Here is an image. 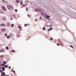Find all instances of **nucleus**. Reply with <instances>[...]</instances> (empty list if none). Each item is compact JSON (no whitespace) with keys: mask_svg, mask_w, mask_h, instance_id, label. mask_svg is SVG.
Returning <instances> with one entry per match:
<instances>
[{"mask_svg":"<svg viewBox=\"0 0 76 76\" xmlns=\"http://www.w3.org/2000/svg\"><path fill=\"white\" fill-rule=\"evenodd\" d=\"M7 7L8 9H9V10H13V7L11 5H8L7 6Z\"/></svg>","mask_w":76,"mask_h":76,"instance_id":"obj_1","label":"nucleus"},{"mask_svg":"<svg viewBox=\"0 0 76 76\" xmlns=\"http://www.w3.org/2000/svg\"><path fill=\"white\" fill-rule=\"evenodd\" d=\"M26 6H27L26 4L24 5V4H23L21 5V8H23V7H25Z\"/></svg>","mask_w":76,"mask_h":76,"instance_id":"obj_2","label":"nucleus"},{"mask_svg":"<svg viewBox=\"0 0 76 76\" xmlns=\"http://www.w3.org/2000/svg\"><path fill=\"white\" fill-rule=\"evenodd\" d=\"M5 26L6 25L2 23L0 25V26Z\"/></svg>","mask_w":76,"mask_h":76,"instance_id":"obj_3","label":"nucleus"},{"mask_svg":"<svg viewBox=\"0 0 76 76\" xmlns=\"http://www.w3.org/2000/svg\"><path fill=\"white\" fill-rule=\"evenodd\" d=\"M2 8L3 10L4 11H5V10H6V8L4 7H2Z\"/></svg>","mask_w":76,"mask_h":76,"instance_id":"obj_4","label":"nucleus"},{"mask_svg":"<svg viewBox=\"0 0 76 76\" xmlns=\"http://www.w3.org/2000/svg\"><path fill=\"white\" fill-rule=\"evenodd\" d=\"M7 26H10V24L9 23H7Z\"/></svg>","mask_w":76,"mask_h":76,"instance_id":"obj_5","label":"nucleus"},{"mask_svg":"<svg viewBox=\"0 0 76 76\" xmlns=\"http://www.w3.org/2000/svg\"><path fill=\"white\" fill-rule=\"evenodd\" d=\"M2 2H3V3H4V4L7 3V2H6V1L4 0H2Z\"/></svg>","mask_w":76,"mask_h":76,"instance_id":"obj_6","label":"nucleus"},{"mask_svg":"<svg viewBox=\"0 0 76 76\" xmlns=\"http://www.w3.org/2000/svg\"><path fill=\"white\" fill-rule=\"evenodd\" d=\"M1 76H5V75H5V73H4V72H3V73H2L1 74Z\"/></svg>","mask_w":76,"mask_h":76,"instance_id":"obj_7","label":"nucleus"},{"mask_svg":"<svg viewBox=\"0 0 76 76\" xmlns=\"http://www.w3.org/2000/svg\"><path fill=\"white\" fill-rule=\"evenodd\" d=\"M60 45L61 46H63L64 45L63 44V43L61 42L60 43Z\"/></svg>","mask_w":76,"mask_h":76,"instance_id":"obj_8","label":"nucleus"},{"mask_svg":"<svg viewBox=\"0 0 76 76\" xmlns=\"http://www.w3.org/2000/svg\"><path fill=\"white\" fill-rule=\"evenodd\" d=\"M2 69L3 71H4L5 70V69L4 68V67H3L2 68Z\"/></svg>","mask_w":76,"mask_h":76,"instance_id":"obj_9","label":"nucleus"},{"mask_svg":"<svg viewBox=\"0 0 76 76\" xmlns=\"http://www.w3.org/2000/svg\"><path fill=\"white\" fill-rule=\"evenodd\" d=\"M58 42H59V43H60V42H61V40L60 39H58Z\"/></svg>","mask_w":76,"mask_h":76,"instance_id":"obj_10","label":"nucleus"},{"mask_svg":"<svg viewBox=\"0 0 76 76\" xmlns=\"http://www.w3.org/2000/svg\"><path fill=\"white\" fill-rule=\"evenodd\" d=\"M16 3H19L20 2V1L19 0H16L15 1Z\"/></svg>","mask_w":76,"mask_h":76,"instance_id":"obj_11","label":"nucleus"},{"mask_svg":"<svg viewBox=\"0 0 76 76\" xmlns=\"http://www.w3.org/2000/svg\"><path fill=\"white\" fill-rule=\"evenodd\" d=\"M4 50H1L0 51V52H1V53H3V52H4Z\"/></svg>","mask_w":76,"mask_h":76,"instance_id":"obj_12","label":"nucleus"},{"mask_svg":"<svg viewBox=\"0 0 76 76\" xmlns=\"http://www.w3.org/2000/svg\"><path fill=\"white\" fill-rule=\"evenodd\" d=\"M0 57L1 58H2L3 57H4V55H2L0 56Z\"/></svg>","mask_w":76,"mask_h":76,"instance_id":"obj_13","label":"nucleus"},{"mask_svg":"<svg viewBox=\"0 0 76 76\" xmlns=\"http://www.w3.org/2000/svg\"><path fill=\"white\" fill-rule=\"evenodd\" d=\"M46 18H50V16H49V15H47L46 16Z\"/></svg>","mask_w":76,"mask_h":76,"instance_id":"obj_14","label":"nucleus"},{"mask_svg":"<svg viewBox=\"0 0 76 76\" xmlns=\"http://www.w3.org/2000/svg\"><path fill=\"white\" fill-rule=\"evenodd\" d=\"M1 66H4V64H1Z\"/></svg>","mask_w":76,"mask_h":76,"instance_id":"obj_15","label":"nucleus"},{"mask_svg":"<svg viewBox=\"0 0 76 76\" xmlns=\"http://www.w3.org/2000/svg\"><path fill=\"white\" fill-rule=\"evenodd\" d=\"M41 14L42 16H44V14L43 12H41Z\"/></svg>","mask_w":76,"mask_h":76,"instance_id":"obj_16","label":"nucleus"},{"mask_svg":"<svg viewBox=\"0 0 76 76\" xmlns=\"http://www.w3.org/2000/svg\"><path fill=\"white\" fill-rule=\"evenodd\" d=\"M15 50H12L11 51L12 53L14 52H15Z\"/></svg>","mask_w":76,"mask_h":76,"instance_id":"obj_17","label":"nucleus"},{"mask_svg":"<svg viewBox=\"0 0 76 76\" xmlns=\"http://www.w3.org/2000/svg\"><path fill=\"white\" fill-rule=\"evenodd\" d=\"M50 40H53V39L52 37H50Z\"/></svg>","mask_w":76,"mask_h":76,"instance_id":"obj_18","label":"nucleus"},{"mask_svg":"<svg viewBox=\"0 0 76 76\" xmlns=\"http://www.w3.org/2000/svg\"><path fill=\"white\" fill-rule=\"evenodd\" d=\"M57 45H58V46H60V44L58 43H57Z\"/></svg>","mask_w":76,"mask_h":76,"instance_id":"obj_19","label":"nucleus"},{"mask_svg":"<svg viewBox=\"0 0 76 76\" xmlns=\"http://www.w3.org/2000/svg\"><path fill=\"white\" fill-rule=\"evenodd\" d=\"M7 38H10V37L9 36H7Z\"/></svg>","mask_w":76,"mask_h":76,"instance_id":"obj_20","label":"nucleus"},{"mask_svg":"<svg viewBox=\"0 0 76 76\" xmlns=\"http://www.w3.org/2000/svg\"><path fill=\"white\" fill-rule=\"evenodd\" d=\"M6 50H8V49H9V47H6Z\"/></svg>","mask_w":76,"mask_h":76,"instance_id":"obj_21","label":"nucleus"},{"mask_svg":"<svg viewBox=\"0 0 76 76\" xmlns=\"http://www.w3.org/2000/svg\"><path fill=\"white\" fill-rule=\"evenodd\" d=\"M14 26V25L13 24H12L11 25V26L12 27H13V26Z\"/></svg>","mask_w":76,"mask_h":76,"instance_id":"obj_22","label":"nucleus"},{"mask_svg":"<svg viewBox=\"0 0 76 76\" xmlns=\"http://www.w3.org/2000/svg\"><path fill=\"white\" fill-rule=\"evenodd\" d=\"M6 68L7 67V65H5L4 66Z\"/></svg>","mask_w":76,"mask_h":76,"instance_id":"obj_23","label":"nucleus"},{"mask_svg":"<svg viewBox=\"0 0 76 76\" xmlns=\"http://www.w3.org/2000/svg\"><path fill=\"white\" fill-rule=\"evenodd\" d=\"M15 12H18V10H17V9H15Z\"/></svg>","mask_w":76,"mask_h":76,"instance_id":"obj_24","label":"nucleus"},{"mask_svg":"<svg viewBox=\"0 0 76 76\" xmlns=\"http://www.w3.org/2000/svg\"><path fill=\"white\" fill-rule=\"evenodd\" d=\"M18 28H21V26H18Z\"/></svg>","mask_w":76,"mask_h":76,"instance_id":"obj_25","label":"nucleus"},{"mask_svg":"<svg viewBox=\"0 0 76 76\" xmlns=\"http://www.w3.org/2000/svg\"><path fill=\"white\" fill-rule=\"evenodd\" d=\"M7 34H5L4 35L5 37H6V36H7Z\"/></svg>","mask_w":76,"mask_h":76,"instance_id":"obj_26","label":"nucleus"},{"mask_svg":"<svg viewBox=\"0 0 76 76\" xmlns=\"http://www.w3.org/2000/svg\"><path fill=\"white\" fill-rule=\"evenodd\" d=\"M35 11H36V12H38V9H36Z\"/></svg>","mask_w":76,"mask_h":76,"instance_id":"obj_27","label":"nucleus"},{"mask_svg":"<svg viewBox=\"0 0 76 76\" xmlns=\"http://www.w3.org/2000/svg\"><path fill=\"white\" fill-rule=\"evenodd\" d=\"M10 36H11V37H12V35H13V34H10Z\"/></svg>","mask_w":76,"mask_h":76,"instance_id":"obj_28","label":"nucleus"},{"mask_svg":"<svg viewBox=\"0 0 76 76\" xmlns=\"http://www.w3.org/2000/svg\"><path fill=\"white\" fill-rule=\"evenodd\" d=\"M4 64H6V63H7V62L6 61H4Z\"/></svg>","mask_w":76,"mask_h":76,"instance_id":"obj_29","label":"nucleus"},{"mask_svg":"<svg viewBox=\"0 0 76 76\" xmlns=\"http://www.w3.org/2000/svg\"><path fill=\"white\" fill-rule=\"evenodd\" d=\"M43 30H45V27H44L43 28Z\"/></svg>","mask_w":76,"mask_h":76,"instance_id":"obj_30","label":"nucleus"},{"mask_svg":"<svg viewBox=\"0 0 76 76\" xmlns=\"http://www.w3.org/2000/svg\"><path fill=\"white\" fill-rule=\"evenodd\" d=\"M28 17H31V16L29 15H27Z\"/></svg>","mask_w":76,"mask_h":76,"instance_id":"obj_31","label":"nucleus"},{"mask_svg":"<svg viewBox=\"0 0 76 76\" xmlns=\"http://www.w3.org/2000/svg\"><path fill=\"white\" fill-rule=\"evenodd\" d=\"M20 4H22V2H20Z\"/></svg>","mask_w":76,"mask_h":76,"instance_id":"obj_32","label":"nucleus"},{"mask_svg":"<svg viewBox=\"0 0 76 76\" xmlns=\"http://www.w3.org/2000/svg\"><path fill=\"white\" fill-rule=\"evenodd\" d=\"M70 47L72 48H73V46H72V45H70Z\"/></svg>","mask_w":76,"mask_h":76,"instance_id":"obj_33","label":"nucleus"},{"mask_svg":"<svg viewBox=\"0 0 76 76\" xmlns=\"http://www.w3.org/2000/svg\"><path fill=\"white\" fill-rule=\"evenodd\" d=\"M0 72H1V73H3V71H2V70H1Z\"/></svg>","mask_w":76,"mask_h":76,"instance_id":"obj_34","label":"nucleus"},{"mask_svg":"<svg viewBox=\"0 0 76 76\" xmlns=\"http://www.w3.org/2000/svg\"><path fill=\"white\" fill-rule=\"evenodd\" d=\"M25 26H27V24H25L24 25Z\"/></svg>","mask_w":76,"mask_h":76,"instance_id":"obj_35","label":"nucleus"},{"mask_svg":"<svg viewBox=\"0 0 76 76\" xmlns=\"http://www.w3.org/2000/svg\"><path fill=\"white\" fill-rule=\"evenodd\" d=\"M26 11H28V8H27V7L26 8Z\"/></svg>","mask_w":76,"mask_h":76,"instance_id":"obj_36","label":"nucleus"},{"mask_svg":"<svg viewBox=\"0 0 76 76\" xmlns=\"http://www.w3.org/2000/svg\"><path fill=\"white\" fill-rule=\"evenodd\" d=\"M12 16H15V14H13Z\"/></svg>","mask_w":76,"mask_h":76,"instance_id":"obj_37","label":"nucleus"},{"mask_svg":"<svg viewBox=\"0 0 76 76\" xmlns=\"http://www.w3.org/2000/svg\"><path fill=\"white\" fill-rule=\"evenodd\" d=\"M39 19H42V17H40L39 18Z\"/></svg>","mask_w":76,"mask_h":76,"instance_id":"obj_38","label":"nucleus"},{"mask_svg":"<svg viewBox=\"0 0 76 76\" xmlns=\"http://www.w3.org/2000/svg\"><path fill=\"white\" fill-rule=\"evenodd\" d=\"M48 31H50V29H48Z\"/></svg>","mask_w":76,"mask_h":76,"instance_id":"obj_39","label":"nucleus"},{"mask_svg":"<svg viewBox=\"0 0 76 76\" xmlns=\"http://www.w3.org/2000/svg\"><path fill=\"white\" fill-rule=\"evenodd\" d=\"M37 20H38V19H35V21H37Z\"/></svg>","mask_w":76,"mask_h":76,"instance_id":"obj_40","label":"nucleus"},{"mask_svg":"<svg viewBox=\"0 0 76 76\" xmlns=\"http://www.w3.org/2000/svg\"><path fill=\"white\" fill-rule=\"evenodd\" d=\"M50 30H52V28H50Z\"/></svg>","mask_w":76,"mask_h":76,"instance_id":"obj_41","label":"nucleus"},{"mask_svg":"<svg viewBox=\"0 0 76 76\" xmlns=\"http://www.w3.org/2000/svg\"><path fill=\"white\" fill-rule=\"evenodd\" d=\"M9 69H11V67L9 66Z\"/></svg>","mask_w":76,"mask_h":76,"instance_id":"obj_42","label":"nucleus"},{"mask_svg":"<svg viewBox=\"0 0 76 76\" xmlns=\"http://www.w3.org/2000/svg\"><path fill=\"white\" fill-rule=\"evenodd\" d=\"M20 31H22V29H21V28L20 29Z\"/></svg>","mask_w":76,"mask_h":76,"instance_id":"obj_43","label":"nucleus"},{"mask_svg":"<svg viewBox=\"0 0 76 76\" xmlns=\"http://www.w3.org/2000/svg\"><path fill=\"white\" fill-rule=\"evenodd\" d=\"M13 72L14 73H15V71H13Z\"/></svg>","mask_w":76,"mask_h":76,"instance_id":"obj_44","label":"nucleus"},{"mask_svg":"<svg viewBox=\"0 0 76 76\" xmlns=\"http://www.w3.org/2000/svg\"><path fill=\"white\" fill-rule=\"evenodd\" d=\"M12 19H13V18H11V20H12Z\"/></svg>","mask_w":76,"mask_h":76,"instance_id":"obj_45","label":"nucleus"},{"mask_svg":"<svg viewBox=\"0 0 76 76\" xmlns=\"http://www.w3.org/2000/svg\"><path fill=\"white\" fill-rule=\"evenodd\" d=\"M26 2H28V1H26Z\"/></svg>","mask_w":76,"mask_h":76,"instance_id":"obj_46","label":"nucleus"},{"mask_svg":"<svg viewBox=\"0 0 76 76\" xmlns=\"http://www.w3.org/2000/svg\"><path fill=\"white\" fill-rule=\"evenodd\" d=\"M13 70H11V71L12 72H13Z\"/></svg>","mask_w":76,"mask_h":76,"instance_id":"obj_47","label":"nucleus"},{"mask_svg":"<svg viewBox=\"0 0 76 76\" xmlns=\"http://www.w3.org/2000/svg\"><path fill=\"white\" fill-rule=\"evenodd\" d=\"M6 76H9V75H6Z\"/></svg>","mask_w":76,"mask_h":76,"instance_id":"obj_48","label":"nucleus"},{"mask_svg":"<svg viewBox=\"0 0 76 76\" xmlns=\"http://www.w3.org/2000/svg\"><path fill=\"white\" fill-rule=\"evenodd\" d=\"M1 69V68H0V70Z\"/></svg>","mask_w":76,"mask_h":76,"instance_id":"obj_49","label":"nucleus"},{"mask_svg":"<svg viewBox=\"0 0 76 76\" xmlns=\"http://www.w3.org/2000/svg\"><path fill=\"white\" fill-rule=\"evenodd\" d=\"M1 66V65L0 64V66Z\"/></svg>","mask_w":76,"mask_h":76,"instance_id":"obj_50","label":"nucleus"},{"mask_svg":"<svg viewBox=\"0 0 76 76\" xmlns=\"http://www.w3.org/2000/svg\"><path fill=\"white\" fill-rule=\"evenodd\" d=\"M1 76H3V75H1Z\"/></svg>","mask_w":76,"mask_h":76,"instance_id":"obj_51","label":"nucleus"}]
</instances>
